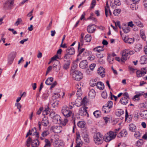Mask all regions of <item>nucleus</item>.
<instances>
[{
  "instance_id": "f257e3e1",
  "label": "nucleus",
  "mask_w": 147,
  "mask_h": 147,
  "mask_svg": "<svg viewBox=\"0 0 147 147\" xmlns=\"http://www.w3.org/2000/svg\"><path fill=\"white\" fill-rule=\"evenodd\" d=\"M70 73L73 78L77 81H80L83 78L82 73L75 69V67H73L71 69Z\"/></svg>"
},
{
  "instance_id": "f03ea898",
  "label": "nucleus",
  "mask_w": 147,
  "mask_h": 147,
  "mask_svg": "<svg viewBox=\"0 0 147 147\" xmlns=\"http://www.w3.org/2000/svg\"><path fill=\"white\" fill-rule=\"evenodd\" d=\"M30 144L32 147H38L39 144V141L37 139L32 140L31 138L29 137L26 140V145L29 147Z\"/></svg>"
},
{
  "instance_id": "7ed1b4c3",
  "label": "nucleus",
  "mask_w": 147,
  "mask_h": 147,
  "mask_svg": "<svg viewBox=\"0 0 147 147\" xmlns=\"http://www.w3.org/2000/svg\"><path fill=\"white\" fill-rule=\"evenodd\" d=\"M61 111L63 115L66 117H69L73 115V113L69 110V107L67 105H65L62 107Z\"/></svg>"
},
{
  "instance_id": "20e7f679",
  "label": "nucleus",
  "mask_w": 147,
  "mask_h": 147,
  "mask_svg": "<svg viewBox=\"0 0 147 147\" xmlns=\"http://www.w3.org/2000/svg\"><path fill=\"white\" fill-rule=\"evenodd\" d=\"M117 134L112 131L106 134L104 137L105 140V142H109L115 138Z\"/></svg>"
},
{
  "instance_id": "39448f33",
  "label": "nucleus",
  "mask_w": 147,
  "mask_h": 147,
  "mask_svg": "<svg viewBox=\"0 0 147 147\" xmlns=\"http://www.w3.org/2000/svg\"><path fill=\"white\" fill-rule=\"evenodd\" d=\"M103 137V136L100 133H97L94 136V141L96 144H100L102 143Z\"/></svg>"
},
{
  "instance_id": "423d86ee",
  "label": "nucleus",
  "mask_w": 147,
  "mask_h": 147,
  "mask_svg": "<svg viewBox=\"0 0 147 147\" xmlns=\"http://www.w3.org/2000/svg\"><path fill=\"white\" fill-rule=\"evenodd\" d=\"M121 54L122 57L121 58V60L122 62H124L129 58V55L128 54V49H125L123 51Z\"/></svg>"
},
{
  "instance_id": "0eeeda50",
  "label": "nucleus",
  "mask_w": 147,
  "mask_h": 147,
  "mask_svg": "<svg viewBox=\"0 0 147 147\" xmlns=\"http://www.w3.org/2000/svg\"><path fill=\"white\" fill-rule=\"evenodd\" d=\"M17 53L16 52H11L9 55L8 63L9 65H11L13 60L16 56Z\"/></svg>"
},
{
  "instance_id": "6e6552de",
  "label": "nucleus",
  "mask_w": 147,
  "mask_h": 147,
  "mask_svg": "<svg viewBox=\"0 0 147 147\" xmlns=\"http://www.w3.org/2000/svg\"><path fill=\"white\" fill-rule=\"evenodd\" d=\"M87 109V107H82L80 108L79 111V115L81 116H85L86 114L88 115Z\"/></svg>"
},
{
  "instance_id": "1a4fd4ad",
  "label": "nucleus",
  "mask_w": 147,
  "mask_h": 147,
  "mask_svg": "<svg viewBox=\"0 0 147 147\" xmlns=\"http://www.w3.org/2000/svg\"><path fill=\"white\" fill-rule=\"evenodd\" d=\"M53 66V69H55L56 71H58L60 70L61 67L60 62L58 60H56Z\"/></svg>"
},
{
  "instance_id": "9d476101",
  "label": "nucleus",
  "mask_w": 147,
  "mask_h": 147,
  "mask_svg": "<svg viewBox=\"0 0 147 147\" xmlns=\"http://www.w3.org/2000/svg\"><path fill=\"white\" fill-rule=\"evenodd\" d=\"M14 3L13 0L7 1L4 5V7L6 9H11L13 6Z\"/></svg>"
},
{
  "instance_id": "9b49d317",
  "label": "nucleus",
  "mask_w": 147,
  "mask_h": 147,
  "mask_svg": "<svg viewBox=\"0 0 147 147\" xmlns=\"http://www.w3.org/2000/svg\"><path fill=\"white\" fill-rule=\"evenodd\" d=\"M52 120L53 123L55 124H60L62 122L61 117L57 114L55 115V116L54 117Z\"/></svg>"
},
{
  "instance_id": "f8f14e48",
  "label": "nucleus",
  "mask_w": 147,
  "mask_h": 147,
  "mask_svg": "<svg viewBox=\"0 0 147 147\" xmlns=\"http://www.w3.org/2000/svg\"><path fill=\"white\" fill-rule=\"evenodd\" d=\"M96 29V26L94 24H93L88 26L87 27V30L88 33H92L95 31Z\"/></svg>"
},
{
  "instance_id": "ddd939ff",
  "label": "nucleus",
  "mask_w": 147,
  "mask_h": 147,
  "mask_svg": "<svg viewBox=\"0 0 147 147\" xmlns=\"http://www.w3.org/2000/svg\"><path fill=\"white\" fill-rule=\"evenodd\" d=\"M98 73L102 78L105 76V69L102 67H100L97 70Z\"/></svg>"
},
{
  "instance_id": "4468645a",
  "label": "nucleus",
  "mask_w": 147,
  "mask_h": 147,
  "mask_svg": "<svg viewBox=\"0 0 147 147\" xmlns=\"http://www.w3.org/2000/svg\"><path fill=\"white\" fill-rule=\"evenodd\" d=\"M80 135L79 132L76 133V143L77 146L75 147H80L82 145V141L80 139Z\"/></svg>"
},
{
  "instance_id": "2eb2a0df",
  "label": "nucleus",
  "mask_w": 147,
  "mask_h": 147,
  "mask_svg": "<svg viewBox=\"0 0 147 147\" xmlns=\"http://www.w3.org/2000/svg\"><path fill=\"white\" fill-rule=\"evenodd\" d=\"M79 66L82 69H85L87 67V62L86 60L82 61L80 63Z\"/></svg>"
},
{
  "instance_id": "dca6fc26",
  "label": "nucleus",
  "mask_w": 147,
  "mask_h": 147,
  "mask_svg": "<svg viewBox=\"0 0 147 147\" xmlns=\"http://www.w3.org/2000/svg\"><path fill=\"white\" fill-rule=\"evenodd\" d=\"M41 123L43 126H47L49 123L48 118L46 116H44L42 118Z\"/></svg>"
},
{
  "instance_id": "f3484780",
  "label": "nucleus",
  "mask_w": 147,
  "mask_h": 147,
  "mask_svg": "<svg viewBox=\"0 0 147 147\" xmlns=\"http://www.w3.org/2000/svg\"><path fill=\"white\" fill-rule=\"evenodd\" d=\"M71 55L67 52L64 57V61H70V59H71Z\"/></svg>"
},
{
  "instance_id": "a211bd4d",
  "label": "nucleus",
  "mask_w": 147,
  "mask_h": 147,
  "mask_svg": "<svg viewBox=\"0 0 147 147\" xmlns=\"http://www.w3.org/2000/svg\"><path fill=\"white\" fill-rule=\"evenodd\" d=\"M53 145L55 147L59 146L63 147L64 145V144L62 141L60 140L58 142H56V143H54Z\"/></svg>"
},
{
  "instance_id": "6ab92c4d",
  "label": "nucleus",
  "mask_w": 147,
  "mask_h": 147,
  "mask_svg": "<svg viewBox=\"0 0 147 147\" xmlns=\"http://www.w3.org/2000/svg\"><path fill=\"white\" fill-rule=\"evenodd\" d=\"M66 52L68 53L73 55L75 53V51L74 48L70 47L67 49L66 50Z\"/></svg>"
},
{
  "instance_id": "aec40b11",
  "label": "nucleus",
  "mask_w": 147,
  "mask_h": 147,
  "mask_svg": "<svg viewBox=\"0 0 147 147\" xmlns=\"http://www.w3.org/2000/svg\"><path fill=\"white\" fill-rule=\"evenodd\" d=\"M65 63H64L63 68L64 69L67 70L68 69L70 66V61H64Z\"/></svg>"
},
{
  "instance_id": "412c9836",
  "label": "nucleus",
  "mask_w": 147,
  "mask_h": 147,
  "mask_svg": "<svg viewBox=\"0 0 147 147\" xmlns=\"http://www.w3.org/2000/svg\"><path fill=\"white\" fill-rule=\"evenodd\" d=\"M96 86L97 88L100 90H102L104 88V84L103 83L101 82H97Z\"/></svg>"
},
{
  "instance_id": "4be33fe9",
  "label": "nucleus",
  "mask_w": 147,
  "mask_h": 147,
  "mask_svg": "<svg viewBox=\"0 0 147 147\" xmlns=\"http://www.w3.org/2000/svg\"><path fill=\"white\" fill-rule=\"evenodd\" d=\"M49 134V131L48 130H46L43 131L41 134L42 136L40 137V138L41 140H44V138L47 136Z\"/></svg>"
},
{
  "instance_id": "5701e85b",
  "label": "nucleus",
  "mask_w": 147,
  "mask_h": 147,
  "mask_svg": "<svg viewBox=\"0 0 147 147\" xmlns=\"http://www.w3.org/2000/svg\"><path fill=\"white\" fill-rule=\"evenodd\" d=\"M146 72L144 71L138 70L136 71L137 76L138 77H140L144 76Z\"/></svg>"
},
{
  "instance_id": "b1692460",
  "label": "nucleus",
  "mask_w": 147,
  "mask_h": 147,
  "mask_svg": "<svg viewBox=\"0 0 147 147\" xmlns=\"http://www.w3.org/2000/svg\"><path fill=\"white\" fill-rule=\"evenodd\" d=\"M59 140V137L57 135H54L51 139V142L53 143V144L56 143V142H57Z\"/></svg>"
},
{
  "instance_id": "393cba45",
  "label": "nucleus",
  "mask_w": 147,
  "mask_h": 147,
  "mask_svg": "<svg viewBox=\"0 0 147 147\" xmlns=\"http://www.w3.org/2000/svg\"><path fill=\"white\" fill-rule=\"evenodd\" d=\"M96 95L95 90L93 89L91 90L89 92L88 94L89 96L91 98H94Z\"/></svg>"
},
{
  "instance_id": "a878e982",
  "label": "nucleus",
  "mask_w": 147,
  "mask_h": 147,
  "mask_svg": "<svg viewBox=\"0 0 147 147\" xmlns=\"http://www.w3.org/2000/svg\"><path fill=\"white\" fill-rule=\"evenodd\" d=\"M128 99H127L125 97H122L121 99L120 102L122 105H126L128 103Z\"/></svg>"
},
{
  "instance_id": "bb28decb",
  "label": "nucleus",
  "mask_w": 147,
  "mask_h": 147,
  "mask_svg": "<svg viewBox=\"0 0 147 147\" xmlns=\"http://www.w3.org/2000/svg\"><path fill=\"white\" fill-rule=\"evenodd\" d=\"M103 47H103H97L94 49L93 50L95 51H97L98 53H99L100 52L103 51L104 50Z\"/></svg>"
},
{
  "instance_id": "cd10ccee",
  "label": "nucleus",
  "mask_w": 147,
  "mask_h": 147,
  "mask_svg": "<svg viewBox=\"0 0 147 147\" xmlns=\"http://www.w3.org/2000/svg\"><path fill=\"white\" fill-rule=\"evenodd\" d=\"M82 136L84 140L86 142H88L89 141V139L88 138V135L86 132H83L82 134Z\"/></svg>"
},
{
  "instance_id": "c85d7f7f",
  "label": "nucleus",
  "mask_w": 147,
  "mask_h": 147,
  "mask_svg": "<svg viewBox=\"0 0 147 147\" xmlns=\"http://www.w3.org/2000/svg\"><path fill=\"white\" fill-rule=\"evenodd\" d=\"M110 109L111 108H109L107 106H104L102 107V111L106 113L109 112L111 110Z\"/></svg>"
},
{
  "instance_id": "c756f323",
  "label": "nucleus",
  "mask_w": 147,
  "mask_h": 147,
  "mask_svg": "<svg viewBox=\"0 0 147 147\" xmlns=\"http://www.w3.org/2000/svg\"><path fill=\"white\" fill-rule=\"evenodd\" d=\"M140 62L142 64L146 63L147 62V59L146 57L142 56L141 57Z\"/></svg>"
},
{
  "instance_id": "7c9ffc66",
  "label": "nucleus",
  "mask_w": 147,
  "mask_h": 147,
  "mask_svg": "<svg viewBox=\"0 0 147 147\" xmlns=\"http://www.w3.org/2000/svg\"><path fill=\"white\" fill-rule=\"evenodd\" d=\"M53 78L52 77H50L48 78L46 80L45 83L48 85H49L51 84V82H53Z\"/></svg>"
},
{
  "instance_id": "2f4dec72",
  "label": "nucleus",
  "mask_w": 147,
  "mask_h": 147,
  "mask_svg": "<svg viewBox=\"0 0 147 147\" xmlns=\"http://www.w3.org/2000/svg\"><path fill=\"white\" fill-rule=\"evenodd\" d=\"M125 42L126 43H128L129 44H131L133 43L134 41V39L132 38H128L127 39L126 38L124 39Z\"/></svg>"
},
{
  "instance_id": "473e14b6",
  "label": "nucleus",
  "mask_w": 147,
  "mask_h": 147,
  "mask_svg": "<svg viewBox=\"0 0 147 147\" xmlns=\"http://www.w3.org/2000/svg\"><path fill=\"white\" fill-rule=\"evenodd\" d=\"M124 113V111L122 109H118L115 112L116 115L117 116L120 117Z\"/></svg>"
},
{
  "instance_id": "72a5a7b5",
  "label": "nucleus",
  "mask_w": 147,
  "mask_h": 147,
  "mask_svg": "<svg viewBox=\"0 0 147 147\" xmlns=\"http://www.w3.org/2000/svg\"><path fill=\"white\" fill-rule=\"evenodd\" d=\"M134 23L140 27H143V24L139 20H135L134 21Z\"/></svg>"
},
{
  "instance_id": "f704fd0d",
  "label": "nucleus",
  "mask_w": 147,
  "mask_h": 147,
  "mask_svg": "<svg viewBox=\"0 0 147 147\" xmlns=\"http://www.w3.org/2000/svg\"><path fill=\"white\" fill-rule=\"evenodd\" d=\"M141 117H143L144 119H147V110H144L142 111L140 114Z\"/></svg>"
},
{
  "instance_id": "c9c22d12",
  "label": "nucleus",
  "mask_w": 147,
  "mask_h": 147,
  "mask_svg": "<svg viewBox=\"0 0 147 147\" xmlns=\"http://www.w3.org/2000/svg\"><path fill=\"white\" fill-rule=\"evenodd\" d=\"M93 114L96 118H97L100 116L101 113L100 111L96 110L93 113Z\"/></svg>"
},
{
  "instance_id": "e433bc0d",
  "label": "nucleus",
  "mask_w": 147,
  "mask_h": 147,
  "mask_svg": "<svg viewBox=\"0 0 147 147\" xmlns=\"http://www.w3.org/2000/svg\"><path fill=\"white\" fill-rule=\"evenodd\" d=\"M62 128L61 127L59 126H55L54 127L53 131L55 133H58L61 132V130H58Z\"/></svg>"
},
{
  "instance_id": "4c0bfd02",
  "label": "nucleus",
  "mask_w": 147,
  "mask_h": 147,
  "mask_svg": "<svg viewBox=\"0 0 147 147\" xmlns=\"http://www.w3.org/2000/svg\"><path fill=\"white\" fill-rule=\"evenodd\" d=\"M85 123L84 121H80L77 124L78 126L80 128H84L85 125Z\"/></svg>"
},
{
  "instance_id": "58836bf2",
  "label": "nucleus",
  "mask_w": 147,
  "mask_h": 147,
  "mask_svg": "<svg viewBox=\"0 0 147 147\" xmlns=\"http://www.w3.org/2000/svg\"><path fill=\"white\" fill-rule=\"evenodd\" d=\"M129 130L131 131H134L136 129V126L133 124H131L129 125Z\"/></svg>"
},
{
  "instance_id": "ea45409f",
  "label": "nucleus",
  "mask_w": 147,
  "mask_h": 147,
  "mask_svg": "<svg viewBox=\"0 0 147 147\" xmlns=\"http://www.w3.org/2000/svg\"><path fill=\"white\" fill-rule=\"evenodd\" d=\"M114 58L112 57V55L110 54H109L107 57V60H108L109 62L111 64L113 63Z\"/></svg>"
},
{
  "instance_id": "a19ab883",
  "label": "nucleus",
  "mask_w": 147,
  "mask_h": 147,
  "mask_svg": "<svg viewBox=\"0 0 147 147\" xmlns=\"http://www.w3.org/2000/svg\"><path fill=\"white\" fill-rule=\"evenodd\" d=\"M127 134V131L124 130H122L119 134V135L121 137H125Z\"/></svg>"
},
{
  "instance_id": "79ce46f5",
  "label": "nucleus",
  "mask_w": 147,
  "mask_h": 147,
  "mask_svg": "<svg viewBox=\"0 0 147 147\" xmlns=\"http://www.w3.org/2000/svg\"><path fill=\"white\" fill-rule=\"evenodd\" d=\"M106 7H105V12L106 16L107 17L108 16V10L109 9V6L108 4V1H107L106 3Z\"/></svg>"
},
{
  "instance_id": "37998d69",
  "label": "nucleus",
  "mask_w": 147,
  "mask_h": 147,
  "mask_svg": "<svg viewBox=\"0 0 147 147\" xmlns=\"http://www.w3.org/2000/svg\"><path fill=\"white\" fill-rule=\"evenodd\" d=\"M85 40L87 42H89L91 40V35L87 34L85 37Z\"/></svg>"
},
{
  "instance_id": "c03bdc74",
  "label": "nucleus",
  "mask_w": 147,
  "mask_h": 147,
  "mask_svg": "<svg viewBox=\"0 0 147 147\" xmlns=\"http://www.w3.org/2000/svg\"><path fill=\"white\" fill-rule=\"evenodd\" d=\"M81 84L80 83L77 84L76 85V88H77V89H78L77 92V94H79V92H81Z\"/></svg>"
},
{
  "instance_id": "a18cd8bd",
  "label": "nucleus",
  "mask_w": 147,
  "mask_h": 147,
  "mask_svg": "<svg viewBox=\"0 0 147 147\" xmlns=\"http://www.w3.org/2000/svg\"><path fill=\"white\" fill-rule=\"evenodd\" d=\"M140 34L141 38L144 40H146V36L143 30H141L140 32Z\"/></svg>"
},
{
  "instance_id": "49530a36",
  "label": "nucleus",
  "mask_w": 147,
  "mask_h": 147,
  "mask_svg": "<svg viewBox=\"0 0 147 147\" xmlns=\"http://www.w3.org/2000/svg\"><path fill=\"white\" fill-rule=\"evenodd\" d=\"M121 10L120 9H117L115 10L113 12V14L115 16H118L120 13Z\"/></svg>"
},
{
  "instance_id": "de8ad7c7",
  "label": "nucleus",
  "mask_w": 147,
  "mask_h": 147,
  "mask_svg": "<svg viewBox=\"0 0 147 147\" xmlns=\"http://www.w3.org/2000/svg\"><path fill=\"white\" fill-rule=\"evenodd\" d=\"M122 29L125 33H127L130 31V28L128 27L124 28L122 27Z\"/></svg>"
},
{
  "instance_id": "09e8293b",
  "label": "nucleus",
  "mask_w": 147,
  "mask_h": 147,
  "mask_svg": "<svg viewBox=\"0 0 147 147\" xmlns=\"http://www.w3.org/2000/svg\"><path fill=\"white\" fill-rule=\"evenodd\" d=\"M143 143V140L142 139H140L136 142V144L137 146L139 147L141 146Z\"/></svg>"
},
{
  "instance_id": "8fccbe9b",
  "label": "nucleus",
  "mask_w": 147,
  "mask_h": 147,
  "mask_svg": "<svg viewBox=\"0 0 147 147\" xmlns=\"http://www.w3.org/2000/svg\"><path fill=\"white\" fill-rule=\"evenodd\" d=\"M80 42H79L78 47V51L79 53L78 55H79L81 54L85 50L84 48H82L81 49H80Z\"/></svg>"
},
{
  "instance_id": "3c124183",
  "label": "nucleus",
  "mask_w": 147,
  "mask_h": 147,
  "mask_svg": "<svg viewBox=\"0 0 147 147\" xmlns=\"http://www.w3.org/2000/svg\"><path fill=\"white\" fill-rule=\"evenodd\" d=\"M54 95H53L52 96L53 99H56L58 98L60 96V94L59 93H54Z\"/></svg>"
},
{
  "instance_id": "603ef678",
  "label": "nucleus",
  "mask_w": 147,
  "mask_h": 147,
  "mask_svg": "<svg viewBox=\"0 0 147 147\" xmlns=\"http://www.w3.org/2000/svg\"><path fill=\"white\" fill-rule=\"evenodd\" d=\"M49 107H48L47 108H46L45 110H44L42 112V114L44 115H47L49 114Z\"/></svg>"
},
{
  "instance_id": "864d4df0",
  "label": "nucleus",
  "mask_w": 147,
  "mask_h": 147,
  "mask_svg": "<svg viewBox=\"0 0 147 147\" xmlns=\"http://www.w3.org/2000/svg\"><path fill=\"white\" fill-rule=\"evenodd\" d=\"M142 48V46L140 44L136 45L135 47L136 51H139Z\"/></svg>"
},
{
  "instance_id": "5fc2aeb1",
  "label": "nucleus",
  "mask_w": 147,
  "mask_h": 147,
  "mask_svg": "<svg viewBox=\"0 0 147 147\" xmlns=\"http://www.w3.org/2000/svg\"><path fill=\"white\" fill-rule=\"evenodd\" d=\"M135 137L137 139H139L140 138L141 135L140 132L139 131L136 132L134 134Z\"/></svg>"
},
{
  "instance_id": "6e6d98bb",
  "label": "nucleus",
  "mask_w": 147,
  "mask_h": 147,
  "mask_svg": "<svg viewBox=\"0 0 147 147\" xmlns=\"http://www.w3.org/2000/svg\"><path fill=\"white\" fill-rule=\"evenodd\" d=\"M68 121V120L67 118H65L64 119L63 122L62 121L61 123L60 124L62 126H65L67 123Z\"/></svg>"
},
{
  "instance_id": "4d7b16f0",
  "label": "nucleus",
  "mask_w": 147,
  "mask_h": 147,
  "mask_svg": "<svg viewBox=\"0 0 147 147\" xmlns=\"http://www.w3.org/2000/svg\"><path fill=\"white\" fill-rule=\"evenodd\" d=\"M136 3H133V4H131L130 7L131 9L133 10H136L138 8V7L135 4Z\"/></svg>"
},
{
  "instance_id": "13d9d810",
  "label": "nucleus",
  "mask_w": 147,
  "mask_h": 147,
  "mask_svg": "<svg viewBox=\"0 0 147 147\" xmlns=\"http://www.w3.org/2000/svg\"><path fill=\"white\" fill-rule=\"evenodd\" d=\"M90 84L91 86L94 87L96 85V86L97 84L96 83V81L93 80H91L90 83Z\"/></svg>"
},
{
  "instance_id": "bf43d9fd",
  "label": "nucleus",
  "mask_w": 147,
  "mask_h": 147,
  "mask_svg": "<svg viewBox=\"0 0 147 147\" xmlns=\"http://www.w3.org/2000/svg\"><path fill=\"white\" fill-rule=\"evenodd\" d=\"M113 104V103L112 101H109L108 102L107 104L106 105H105L107 106L109 108L111 109L112 107Z\"/></svg>"
},
{
  "instance_id": "052dcab7",
  "label": "nucleus",
  "mask_w": 147,
  "mask_h": 147,
  "mask_svg": "<svg viewBox=\"0 0 147 147\" xmlns=\"http://www.w3.org/2000/svg\"><path fill=\"white\" fill-rule=\"evenodd\" d=\"M96 64L95 63H92L90 64L89 66L90 69L91 70H93L95 67Z\"/></svg>"
},
{
  "instance_id": "680f3d73",
  "label": "nucleus",
  "mask_w": 147,
  "mask_h": 147,
  "mask_svg": "<svg viewBox=\"0 0 147 147\" xmlns=\"http://www.w3.org/2000/svg\"><path fill=\"white\" fill-rule=\"evenodd\" d=\"M101 95L104 98H106L107 97V93L106 92H103L102 93Z\"/></svg>"
},
{
  "instance_id": "e2e57ef3",
  "label": "nucleus",
  "mask_w": 147,
  "mask_h": 147,
  "mask_svg": "<svg viewBox=\"0 0 147 147\" xmlns=\"http://www.w3.org/2000/svg\"><path fill=\"white\" fill-rule=\"evenodd\" d=\"M22 21V20L20 18H18L15 24V25L17 26H18L20 24V22H21Z\"/></svg>"
},
{
  "instance_id": "0e129e2a",
  "label": "nucleus",
  "mask_w": 147,
  "mask_h": 147,
  "mask_svg": "<svg viewBox=\"0 0 147 147\" xmlns=\"http://www.w3.org/2000/svg\"><path fill=\"white\" fill-rule=\"evenodd\" d=\"M45 142L46 143L44 147H46L47 146H49L50 147L51 146V143L47 139H45Z\"/></svg>"
},
{
  "instance_id": "69168bd1",
  "label": "nucleus",
  "mask_w": 147,
  "mask_h": 147,
  "mask_svg": "<svg viewBox=\"0 0 147 147\" xmlns=\"http://www.w3.org/2000/svg\"><path fill=\"white\" fill-rule=\"evenodd\" d=\"M96 55L97 57L99 58H101L104 56V55L103 54L100 53H97Z\"/></svg>"
},
{
  "instance_id": "338daca9",
  "label": "nucleus",
  "mask_w": 147,
  "mask_h": 147,
  "mask_svg": "<svg viewBox=\"0 0 147 147\" xmlns=\"http://www.w3.org/2000/svg\"><path fill=\"white\" fill-rule=\"evenodd\" d=\"M55 112L52 111L50 113L49 116L52 119L55 116Z\"/></svg>"
},
{
  "instance_id": "774afa93",
  "label": "nucleus",
  "mask_w": 147,
  "mask_h": 147,
  "mask_svg": "<svg viewBox=\"0 0 147 147\" xmlns=\"http://www.w3.org/2000/svg\"><path fill=\"white\" fill-rule=\"evenodd\" d=\"M141 107H143L147 109V102L144 103H142L140 104Z\"/></svg>"
}]
</instances>
